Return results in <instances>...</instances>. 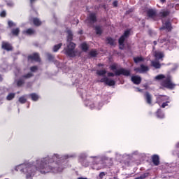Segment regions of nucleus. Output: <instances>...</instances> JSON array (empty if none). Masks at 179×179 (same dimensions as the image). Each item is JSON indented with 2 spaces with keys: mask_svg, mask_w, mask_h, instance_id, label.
I'll return each instance as SVG.
<instances>
[{
  "mask_svg": "<svg viewBox=\"0 0 179 179\" xmlns=\"http://www.w3.org/2000/svg\"><path fill=\"white\" fill-rule=\"evenodd\" d=\"M36 170L41 174H47V173H61L64 168L58 166V164L54 162L53 157H47L41 161H37Z\"/></svg>",
  "mask_w": 179,
  "mask_h": 179,
  "instance_id": "nucleus-1",
  "label": "nucleus"
},
{
  "mask_svg": "<svg viewBox=\"0 0 179 179\" xmlns=\"http://www.w3.org/2000/svg\"><path fill=\"white\" fill-rule=\"evenodd\" d=\"M68 36L66 39V47L64 48V51L65 55L66 57H69L70 58H75L76 57V43L72 42L73 40V34H72V31H67Z\"/></svg>",
  "mask_w": 179,
  "mask_h": 179,
  "instance_id": "nucleus-2",
  "label": "nucleus"
},
{
  "mask_svg": "<svg viewBox=\"0 0 179 179\" xmlns=\"http://www.w3.org/2000/svg\"><path fill=\"white\" fill-rule=\"evenodd\" d=\"M155 79L161 80L160 85L162 87L169 89L170 90H173L176 87V84L173 83V78L170 75L166 76L164 74H159L155 77Z\"/></svg>",
  "mask_w": 179,
  "mask_h": 179,
  "instance_id": "nucleus-3",
  "label": "nucleus"
},
{
  "mask_svg": "<svg viewBox=\"0 0 179 179\" xmlns=\"http://www.w3.org/2000/svg\"><path fill=\"white\" fill-rule=\"evenodd\" d=\"M121 75H123V76H131V71L124 68H121L115 71V73L111 72L108 73V78H114V76H121Z\"/></svg>",
  "mask_w": 179,
  "mask_h": 179,
  "instance_id": "nucleus-4",
  "label": "nucleus"
},
{
  "mask_svg": "<svg viewBox=\"0 0 179 179\" xmlns=\"http://www.w3.org/2000/svg\"><path fill=\"white\" fill-rule=\"evenodd\" d=\"M147 17L154 21L157 20V10L155 8H148L146 10Z\"/></svg>",
  "mask_w": 179,
  "mask_h": 179,
  "instance_id": "nucleus-5",
  "label": "nucleus"
},
{
  "mask_svg": "<svg viewBox=\"0 0 179 179\" xmlns=\"http://www.w3.org/2000/svg\"><path fill=\"white\" fill-rule=\"evenodd\" d=\"M1 48L4 50V51H7L9 52L10 51H13V46L12 44L8 41H2L1 42Z\"/></svg>",
  "mask_w": 179,
  "mask_h": 179,
  "instance_id": "nucleus-6",
  "label": "nucleus"
},
{
  "mask_svg": "<svg viewBox=\"0 0 179 179\" xmlns=\"http://www.w3.org/2000/svg\"><path fill=\"white\" fill-rule=\"evenodd\" d=\"M28 61H30L31 62H33V61H35V62H41V59L40 58V55L37 52H34L32 55H30L27 57Z\"/></svg>",
  "mask_w": 179,
  "mask_h": 179,
  "instance_id": "nucleus-7",
  "label": "nucleus"
},
{
  "mask_svg": "<svg viewBox=\"0 0 179 179\" xmlns=\"http://www.w3.org/2000/svg\"><path fill=\"white\" fill-rule=\"evenodd\" d=\"M99 82L101 83H105L106 86H115V81L114 80H109L107 77L101 78Z\"/></svg>",
  "mask_w": 179,
  "mask_h": 179,
  "instance_id": "nucleus-8",
  "label": "nucleus"
},
{
  "mask_svg": "<svg viewBox=\"0 0 179 179\" xmlns=\"http://www.w3.org/2000/svg\"><path fill=\"white\" fill-rule=\"evenodd\" d=\"M144 99L147 104H148L149 106H152V103H153V98L150 92H145L144 93Z\"/></svg>",
  "mask_w": 179,
  "mask_h": 179,
  "instance_id": "nucleus-9",
  "label": "nucleus"
},
{
  "mask_svg": "<svg viewBox=\"0 0 179 179\" xmlns=\"http://www.w3.org/2000/svg\"><path fill=\"white\" fill-rule=\"evenodd\" d=\"M152 162L154 166H159L160 165V157L158 155H153L151 157Z\"/></svg>",
  "mask_w": 179,
  "mask_h": 179,
  "instance_id": "nucleus-10",
  "label": "nucleus"
},
{
  "mask_svg": "<svg viewBox=\"0 0 179 179\" xmlns=\"http://www.w3.org/2000/svg\"><path fill=\"white\" fill-rule=\"evenodd\" d=\"M166 100H170V97L166 95H159L156 99V103L160 104L162 101H166Z\"/></svg>",
  "mask_w": 179,
  "mask_h": 179,
  "instance_id": "nucleus-11",
  "label": "nucleus"
},
{
  "mask_svg": "<svg viewBox=\"0 0 179 179\" xmlns=\"http://www.w3.org/2000/svg\"><path fill=\"white\" fill-rule=\"evenodd\" d=\"M140 66H141V69L140 68H136V69H134V71L136 72H140V73H141L142 72H148V71H149V67L148 66L141 64Z\"/></svg>",
  "mask_w": 179,
  "mask_h": 179,
  "instance_id": "nucleus-12",
  "label": "nucleus"
},
{
  "mask_svg": "<svg viewBox=\"0 0 179 179\" xmlns=\"http://www.w3.org/2000/svg\"><path fill=\"white\" fill-rule=\"evenodd\" d=\"M88 20L91 23H96L97 22V16L96 15V13H90L88 16Z\"/></svg>",
  "mask_w": 179,
  "mask_h": 179,
  "instance_id": "nucleus-13",
  "label": "nucleus"
},
{
  "mask_svg": "<svg viewBox=\"0 0 179 179\" xmlns=\"http://www.w3.org/2000/svg\"><path fill=\"white\" fill-rule=\"evenodd\" d=\"M170 13H171V12L170 11V10H162L161 12H159V17H167V16H170Z\"/></svg>",
  "mask_w": 179,
  "mask_h": 179,
  "instance_id": "nucleus-14",
  "label": "nucleus"
},
{
  "mask_svg": "<svg viewBox=\"0 0 179 179\" xmlns=\"http://www.w3.org/2000/svg\"><path fill=\"white\" fill-rule=\"evenodd\" d=\"M131 81L134 85H141V82H142V78L138 76H134L131 77Z\"/></svg>",
  "mask_w": 179,
  "mask_h": 179,
  "instance_id": "nucleus-15",
  "label": "nucleus"
},
{
  "mask_svg": "<svg viewBox=\"0 0 179 179\" xmlns=\"http://www.w3.org/2000/svg\"><path fill=\"white\" fill-rule=\"evenodd\" d=\"M10 34H12L15 37H18L19 34H20V28L16 27L12 29L10 31Z\"/></svg>",
  "mask_w": 179,
  "mask_h": 179,
  "instance_id": "nucleus-16",
  "label": "nucleus"
},
{
  "mask_svg": "<svg viewBox=\"0 0 179 179\" xmlns=\"http://www.w3.org/2000/svg\"><path fill=\"white\" fill-rule=\"evenodd\" d=\"M23 170V171H27V174L26 176L27 179L31 178L33 176V171H31V168L30 167H26L25 169H21Z\"/></svg>",
  "mask_w": 179,
  "mask_h": 179,
  "instance_id": "nucleus-17",
  "label": "nucleus"
},
{
  "mask_svg": "<svg viewBox=\"0 0 179 179\" xmlns=\"http://www.w3.org/2000/svg\"><path fill=\"white\" fill-rule=\"evenodd\" d=\"M162 29H166L168 31H171L173 30V27H171V22L170 21H166L165 22V26H164Z\"/></svg>",
  "mask_w": 179,
  "mask_h": 179,
  "instance_id": "nucleus-18",
  "label": "nucleus"
},
{
  "mask_svg": "<svg viewBox=\"0 0 179 179\" xmlns=\"http://www.w3.org/2000/svg\"><path fill=\"white\" fill-rule=\"evenodd\" d=\"M23 34H26L27 36H33V34H36V30L29 28L25 31H23Z\"/></svg>",
  "mask_w": 179,
  "mask_h": 179,
  "instance_id": "nucleus-19",
  "label": "nucleus"
},
{
  "mask_svg": "<svg viewBox=\"0 0 179 179\" xmlns=\"http://www.w3.org/2000/svg\"><path fill=\"white\" fill-rule=\"evenodd\" d=\"M125 38L124 36H122V35L119 38L118 43L119 45H122V47L120 46V50H124V43L125 42Z\"/></svg>",
  "mask_w": 179,
  "mask_h": 179,
  "instance_id": "nucleus-20",
  "label": "nucleus"
},
{
  "mask_svg": "<svg viewBox=\"0 0 179 179\" xmlns=\"http://www.w3.org/2000/svg\"><path fill=\"white\" fill-rule=\"evenodd\" d=\"M81 50L84 52H87L89 51V45L86 43V42H83V43L80 44Z\"/></svg>",
  "mask_w": 179,
  "mask_h": 179,
  "instance_id": "nucleus-21",
  "label": "nucleus"
},
{
  "mask_svg": "<svg viewBox=\"0 0 179 179\" xmlns=\"http://www.w3.org/2000/svg\"><path fill=\"white\" fill-rule=\"evenodd\" d=\"M29 97H31L32 101H37L38 99H40V96H38V94L36 93H31L29 94Z\"/></svg>",
  "mask_w": 179,
  "mask_h": 179,
  "instance_id": "nucleus-22",
  "label": "nucleus"
},
{
  "mask_svg": "<svg viewBox=\"0 0 179 179\" xmlns=\"http://www.w3.org/2000/svg\"><path fill=\"white\" fill-rule=\"evenodd\" d=\"M47 58L48 61H50L51 62H57V60H55V57L50 53H47Z\"/></svg>",
  "mask_w": 179,
  "mask_h": 179,
  "instance_id": "nucleus-23",
  "label": "nucleus"
},
{
  "mask_svg": "<svg viewBox=\"0 0 179 179\" xmlns=\"http://www.w3.org/2000/svg\"><path fill=\"white\" fill-rule=\"evenodd\" d=\"M32 21H33L34 26H36V27L41 26V22L40 19H38L37 17H34V18H33Z\"/></svg>",
  "mask_w": 179,
  "mask_h": 179,
  "instance_id": "nucleus-24",
  "label": "nucleus"
},
{
  "mask_svg": "<svg viewBox=\"0 0 179 179\" xmlns=\"http://www.w3.org/2000/svg\"><path fill=\"white\" fill-rule=\"evenodd\" d=\"M62 47V43H59L57 45H55L52 48L53 52H58V50Z\"/></svg>",
  "mask_w": 179,
  "mask_h": 179,
  "instance_id": "nucleus-25",
  "label": "nucleus"
},
{
  "mask_svg": "<svg viewBox=\"0 0 179 179\" xmlns=\"http://www.w3.org/2000/svg\"><path fill=\"white\" fill-rule=\"evenodd\" d=\"M157 118H164V114L162 112V109H158L156 112Z\"/></svg>",
  "mask_w": 179,
  "mask_h": 179,
  "instance_id": "nucleus-26",
  "label": "nucleus"
},
{
  "mask_svg": "<svg viewBox=\"0 0 179 179\" xmlns=\"http://www.w3.org/2000/svg\"><path fill=\"white\" fill-rule=\"evenodd\" d=\"M152 65L155 68V69H160L162 68V65L159 62H151Z\"/></svg>",
  "mask_w": 179,
  "mask_h": 179,
  "instance_id": "nucleus-27",
  "label": "nucleus"
},
{
  "mask_svg": "<svg viewBox=\"0 0 179 179\" xmlns=\"http://www.w3.org/2000/svg\"><path fill=\"white\" fill-rule=\"evenodd\" d=\"M33 76H34V75L32 74V73H28L22 76L21 78L24 80L25 79H30V78H33Z\"/></svg>",
  "mask_w": 179,
  "mask_h": 179,
  "instance_id": "nucleus-28",
  "label": "nucleus"
},
{
  "mask_svg": "<svg viewBox=\"0 0 179 179\" xmlns=\"http://www.w3.org/2000/svg\"><path fill=\"white\" fill-rule=\"evenodd\" d=\"M94 30L96 31V34L101 35L103 34V30L100 26H96L94 27Z\"/></svg>",
  "mask_w": 179,
  "mask_h": 179,
  "instance_id": "nucleus-29",
  "label": "nucleus"
},
{
  "mask_svg": "<svg viewBox=\"0 0 179 179\" xmlns=\"http://www.w3.org/2000/svg\"><path fill=\"white\" fill-rule=\"evenodd\" d=\"M115 40H114L113 38L111 37H107L106 38V42L107 44H110V45H114V43H115Z\"/></svg>",
  "mask_w": 179,
  "mask_h": 179,
  "instance_id": "nucleus-30",
  "label": "nucleus"
},
{
  "mask_svg": "<svg viewBox=\"0 0 179 179\" xmlns=\"http://www.w3.org/2000/svg\"><path fill=\"white\" fill-rule=\"evenodd\" d=\"M106 73H107V71H106V70H97L96 71V75H98V76H104V75H106Z\"/></svg>",
  "mask_w": 179,
  "mask_h": 179,
  "instance_id": "nucleus-31",
  "label": "nucleus"
},
{
  "mask_svg": "<svg viewBox=\"0 0 179 179\" xmlns=\"http://www.w3.org/2000/svg\"><path fill=\"white\" fill-rule=\"evenodd\" d=\"M23 85H24V80L21 77L17 81V86H18V87H20V86H23Z\"/></svg>",
  "mask_w": 179,
  "mask_h": 179,
  "instance_id": "nucleus-32",
  "label": "nucleus"
},
{
  "mask_svg": "<svg viewBox=\"0 0 179 179\" xmlns=\"http://www.w3.org/2000/svg\"><path fill=\"white\" fill-rule=\"evenodd\" d=\"M15 96H16V94L15 93H9L6 96V100H8V101H10V100H13Z\"/></svg>",
  "mask_w": 179,
  "mask_h": 179,
  "instance_id": "nucleus-33",
  "label": "nucleus"
},
{
  "mask_svg": "<svg viewBox=\"0 0 179 179\" xmlns=\"http://www.w3.org/2000/svg\"><path fill=\"white\" fill-rule=\"evenodd\" d=\"M134 61L135 64H138V62H143V61H144V59L142 57H136L134 58Z\"/></svg>",
  "mask_w": 179,
  "mask_h": 179,
  "instance_id": "nucleus-34",
  "label": "nucleus"
},
{
  "mask_svg": "<svg viewBox=\"0 0 179 179\" xmlns=\"http://www.w3.org/2000/svg\"><path fill=\"white\" fill-rule=\"evenodd\" d=\"M89 55L91 56V57H97V55H98L97 50H92L90 52Z\"/></svg>",
  "mask_w": 179,
  "mask_h": 179,
  "instance_id": "nucleus-35",
  "label": "nucleus"
},
{
  "mask_svg": "<svg viewBox=\"0 0 179 179\" xmlns=\"http://www.w3.org/2000/svg\"><path fill=\"white\" fill-rule=\"evenodd\" d=\"M18 101L21 103V104H24V103H26L27 101V99L24 97V96H20L18 99Z\"/></svg>",
  "mask_w": 179,
  "mask_h": 179,
  "instance_id": "nucleus-36",
  "label": "nucleus"
},
{
  "mask_svg": "<svg viewBox=\"0 0 179 179\" xmlns=\"http://www.w3.org/2000/svg\"><path fill=\"white\" fill-rule=\"evenodd\" d=\"M164 57V55L162 52H158L155 53V58H158V59H162Z\"/></svg>",
  "mask_w": 179,
  "mask_h": 179,
  "instance_id": "nucleus-37",
  "label": "nucleus"
},
{
  "mask_svg": "<svg viewBox=\"0 0 179 179\" xmlns=\"http://www.w3.org/2000/svg\"><path fill=\"white\" fill-rule=\"evenodd\" d=\"M8 26L10 29H12V27H16V24L13 21H8Z\"/></svg>",
  "mask_w": 179,
  "mask_h": 179,
  "instance_id": "nucleus-38",
  "label": "nucleus"
},
{
  "mask_svg": "<svg viewBox=\"0 0 179 179\" xmlns=\"http://www.w3.org/2000/svg\"><path fill=\"white\" fill-rule=\"evenodd\" d=\"M149 172H146V173H143L142 175H141L139 177H140V179H146L148 178V177H149Z\"/></svg>",
  "mask_w": 179,
  "mask_h": 179,
  "instance_id": "nucleus-39",
  "label": "nucleus"
},
{
  "mask_svg": "<svg viewBox=\"0 0 179 179\" xmlns=\"http://www.w3.org/2000/svg\"><path fill=\"white\" fill-rule=\"evenodd\" d=\"M149 172H146V173H143L142 175H141L139 177H140V179H146L148 178V177H149Z\"/></svg>",
  "mask_w": 179,
  "mask_h": 179,
  "instance_id": "nucleus-40",
  "label": "nucleus"
},
{
  "mask_svg": "<svg viewBox=\"0 0 179 179\" xmlns=\"http://www.w3.org/2000/svg\"><path fill=\"white\" fill-rule=\"evenodd\" d=\"M169 103H170V100H166V102H164L161 106L162 108H166L169 106Z\"/></svg>",
  "mask_w": 179,
  "mask_h": 179,
  "instance_id": "nucleus-41",
  "label": "nucleus"
},
{
  "mask_svg": "<svg viewBox=\"0 0 179 179\" xmlns=\"http://www.w3.org/2000/svg\"><path fill=\"white\" fill-rule=\"evenodd\" d=\"M107 174V173L105 172H101L99 175V177L100 179H103L104 178V177H106V175Z\"/></svg>",
  "mask_w": 179,
  "mask_h": 179,
  "instance_id": "nucleus-42",
  "label": "nucleus"
},
{
  "mask_svg": "<svg viewBox=\"0 0 179 179\" xmlns=\"http://www.w3.org/2000/svg\"><path fill=\"white\" fill-rule=\"evenodd\" d=\"M0 17H6V10H2L0 13Z\"/></svg>",
  "mask_w": 179,
  "mask_h": 179,
  "instance_id": "nucleus-43",
  "label": "nucleus"
},
{
  "mask_svg": "<svg viewBox=\"0 0 179 179\" xmlns=\"http://www.w3.org/2000/svg\"><path fill=\"white\" fill-rule=\"evenodd\" d=\"M37 69H38V68L37 67V66H33L30 68V71L31 72H36V71H37Z\"/></svg>",
  "mask_w": 179,
  "mask_h": 179,
  "instance_id": "nucleus-44",
  "label": "nucleus"
},
{
  "mask_svg": "<svg viewBox=\"0 0 179 179\" xmlns=\"http://www.w3.org/2000/svg\"><path fill=\"white\" fill-rule=\"evenodd\" d=\"M129 31H125L124 33L123 34V35H122L123 37H124L125 38H127L128 36H129Z\"/></svg>",
  "mask_w": 179,
  "mask_h": 179,
  "instance_id": "nucleus-45",
  "label": "nucleus"
},
{
  "mask_svg": "<svg viewBox=\"0 0 179 179\" xmlns=\"http://www.w3.org/2000/svg\"><path fill=\"white\" fill-rule=\"evenodd\" d=\"M110 69H111V71H115L117 69V66L114 65V64L111 65Z\"/></svg>",
  "mask_w": 179,
  "mask_h": 179,
  "instance_id": "nucleus-46",
  "label": "nucleus"
},
{
  "mask_svg": "<svg viewBox=\"0 0 179 179\" xmlns=\"http://www.w3.org/2000/svg\"><path fill=\"white\" fill-rule=\"evenodd\" d=\"M113 6L115 8H117V6H118V1H114L113 3Z\"/></svg>",
  "mask_w": 179,
  "mask_h": 179,
  "instance_id": "nucleus-47",
  "label": "nucleus"
},
{
  "mask_svg": "<svg viewBox=\"0 0 179 179\" xmlns=\"http://www.w3.org/2000/svg\"><path fill=\"white\" fill-rule=\"evenodd\" d=\"M36 1L37 0H30V4L31 5V6H33V3L36 2Z\"/></svg>",
  "mask_w": 179,
  "mask_h": 179,
  "instance_id": "nucleus-48",
  "label": "nucleus"
},
{
  "mask_svg": "<svg viewBox=\"0 0 179 179\" xmlns=\"http://www.w3.org/2000/svg\"><path fill=\"white\" fill-rule=\"evenodd\" d=\"M8 6H13V3H7Z\"/></svg>",
  "mask_w": 179,
  "mask_h": 179,
  "instance_id": "nucleus-49",
  "label": "nucleus"
},
{
  "mask_svg": "<svg viewBox=\"0 0 179 179\" xmlns=\"http://www.w3.org/2000/svg\"><path fill=\"white\" fill-rule=\"evenodd\" d=\"M176 148H177V149H179V142L176 143Z\"/></svg>",
  "mask_w": 179,
  "mask_h": 179,
  "instance_id": "nucleus-50",
  "label": "nucleus"
},
{
  "mask_svg": "<svg viewBox=\"0 0 179 179\" xmlns=\"http://www.w3.org/2000/svg\"><path fill=\"white\" fill-rule=\"evenodd\" d=\"M153 44H154V45H157V41H153Z\"/></svg>",
  "mask_w": 179,
  "mask_h": 179,
  "instance_id": "nucleus-51",
  "label": "nucleus"
},
{
  "mask_svg": "<svg viewBox=\"0 0 179 179\" xmlns=\"http://www.w3.org/2000/svg\"><path fill=\"white\" fill-rule=\"evenodd\" d=\"M3 80V78H2V76L0 74V82H2Z\"/></svg>",
  "mask_w": 179,
  "mask_h": 179,
  "instance_id": "nucleus-52",
  "label": "nucleus"
},
{
  "mask_svg": "<svg viewBox=\"0 0 179 179\" xmlns=\"http://www.w3.org/2000/svg\"><path fill=\"white\" fill-rule=\"evenodd\" d=\"M78 179H87V178H82V177H80V178H78Z\"/></svg>",
  "mask_w": 179,
  "mask_h": 179,
  "instance_id": "nucleus-53",
  "label": "nucleus"
},
{
  "mask_svg": "<svg viewBox=\"0 0 179 179\" xmlns=\"http://www.w3.org/2000/svg\"><path fill=\"white\" fill-rule=\"evenodd\" d=\"M161 2H162V3H164V2H166V0H161Z\"/></svg>",
  "mask_w": 179,
  "mask_h": 179,
  "instance_id": "nucleus-54",
  "label": "nucleus"
},
{
  "mask_svg": "<svg viewBox=\"0 0 179 179\" xmlns=\"http://www.w3.org/2000/svg\"><path fill=\"white\" fill-rule=\"evenodd\" d=\"M99 66H104V64H99Z\"/></svg>",
  "mask_w": 179,
  "mask_h": 179,
  "instance_id": "nucleus-55",
  "label": "nucleus"
},
{
  "mask_svg": "<svg viewBox=\"0 0 179 179\" xmlns=\"http://www.w3.org/2000/svg\"><path fill=\"white\" fill-rule=\"evenodd\" d=\"M96 170H100V168H97Z\"/></svg>",
  "mask_w": 179,
  "mask_h": 179,
  "instance_id": "nucleus-56",
  "label": "nucleus"
},
{
  "mask_svg": "<svg viewBox=\"0 0 179 179\" xmlns=\"http://www.w3.org/2000/svg\"><path fill=\"white\" fill-rule=\"evenodd\" d=\"M97 1H100V0H97Z\"/></svg>",
  "mask_w": 179,
  "mask_h": 179,
  "instance_id": "nucleus-57",
  "label": "nucleus"
},
{
  "mask_svg": "<svg viewBox=\"0 0 179 179\" xmlns=\"http://www.w3.org/2000/svg\"><path fill=\"white\" fill-rule=\"evenodd\" d=\"M0 39H1V36H0Z\"/></svg>",
  "mask_w": 179,
  "mask_h": 179,
  "instance_id": "nucleus-58",
  "label": "nucleus"
}]
</instances>
